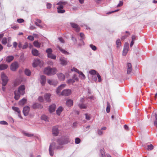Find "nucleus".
Segmentation results:
<instances>
[{"label":"nucleus","instance_id":"9d476101","mask_svg":"<svg viewBox=\"0 0 157 157\" xmlns=\"http://www.w3.org/2000/svg\"><path fill=\"white\" fill-rule=\"evenodd\" d=\"M30 109L29 107L28 106H26L24 107L23 112L25 116H26L28 114Z\"/></svg>","mask_w":157,"mask_h":157},{"label":"nucleus","instance_id":"423d86ee","mask_svg":"<svg viewBox=\"0 0 157 157\" xmlns=\"http://www.w3.org/2000/svg\"><path fill=\"white\" fill-rule=\"evenodd\" d=\"M18 67V64L17 62L13 63L10 66L11 70L13 71H15Z\"/></svg>","mask_w":157,"mask_h":157},{"label":"nucleus","instance_id":"a211bd4d","mask_svg":"<svg viewBox=\"0 0 157 157\" xmlns=\"http://www.w3.org/2000/svg\"><path fill=\"white\" fill-rule=\"evenodd\" d=\"M56 105L55 104H53L51 105L49 108V110L50 112L52 113L55 111L56 109Z\"/></svg>","mask_w":157,"mask_h":157},{"label":"nucleus","instance_id":"4468645a","mask_svg":"<svg viewBox=\"0 0 157 157\" xmlns=\"http://www.w3.org/2000/svg\"><path fill=\"white\" fill-rule=\"evenodd\" d=\"M58 78L60 81H63L65 79V75L62 73H60L57 74Z\"/></svg>","mask_w":157,"mask_h":157},{"label":"nucleus","instance_id":"6ab92c4d","mask_svg":"<svg viewBox=\"0 0 157 157\" xmlns=\"http://www.w3.org/2000/svg\"><path fill=\"white\" fill-rule=\"evenodd\" d=\"M73 102L72 100L68 99L66 101L67 105L68 107H70L73 105Z\"/></svg>","mask_w":157,"mask_h":157},{"label":"nucleus","instance_id":"f257e3e1","mask_svg":"<svg viewBox=\"0 0 157 157\" xmlns=\"http://www.w3.org/2000/svg\"><path fill=\"white\" fill-rule=\"evenodd\" d=\"M69 138L67 137H63L57 139L56 144L54 142H52L50 145L49 153L51 156L54 154V149H60L63 147V145L67 144L69 142Z\"/></svg>","mask_w":157,"mask_h":157},{"label":"nucleus","instance_id":"13d9d810","mask_svg":"<svg viewBox=\"0 0 157 157\" xmlns=\"http://www.w3.org/2000/svg\"><path fill=\"white\" fill-rule=\"evenodd\" d=\"M123 5V2L122 1H120L119 3L117 5V7H118L121 6Z\"/></svg>","mask_w":157,"mask_h":157},{"label":"nucleus","instance_id":"5701e85b","mask_svg":"<svg viewBox=\"0 0 157 157\" xmlns=\"http://www.w3.org/2000/svg\"><path fill=\"white\" fill-rule=\"evenodd\" d=\"M14 93L15 95L14 98L16 100H18L19 99L21 94L19 93H18V92L17 91H14Z\"/></svg>","mask_w":157,"mask_h":157},{"label":"nucleus","instance_id":"79ce46f5","mask_svg":"<svg viewBox=\"0 0 157 157\" xmlns=\"http://www.w3.org/2000/svg\"><path fill=\"white\" fill-rule=\"evenodd\" d=\"M116 44L117 46V47L120 46L121 45V43L120 40L119 39L117 40L116 41Z\"/></svg>","mask_w":157,"mask_h":157},{"label":"nucleus","instance_id":"f8f14e48","mask_svg":"<svg viewBox=\"0 0 157 157\" xmlns=\"http://www.w3.org/2000/svg\"><path fill=\"white\" fill-rule=\"evenodd\" d=\"M127 73L130 74L132 70V66L131 63H128L127 64Z\"/></svg>","mask_w":157,"mask_h":157},{"label":"nucleus","instance_id":"de8ad7c7","mask_svg":"<svg viewBox=\"0 0 157 157\" xmlns=\"http://www.w3.org/2000/svg\"><path fill=\"white\" fill-rule=\"evenodd\" d=\"M90 47L94 51H95L97 49L96 47L92 44L90 45Z\"/></svg>","mask_w":157,"mask_h":157},{"label":"nucleus","instance_id":"f3484780","mask_svg":"<svg viewBox=\"0 0 157 157\" xmlns=\"http://www.w3.org/2000/svg\"><path fill=\"white\" fill-rule=\"evenodd\" d=\"M47 82L50 85H52L56 86L57 83V81L51 80L50 79H48Z\"/></svg>","mask_w":157,"mask_h":157},{"label":"nucleus","instance_id":"393cba45","mask_svg":"<svg viewBox=\"0 0 157 157\" xmlns=\"http://www.w3.org/2000/svg\"><path fill=\"white\" fill-rule=\"evenodd\" d=\"M32 54L34 56H37L39 55V51L36 49H33L32 51Z\"/></svg>","mask_w":157,"mask_h":157},{"label":"nucleus","instance_id":"7c9ffc66","mask_svg":"<svg viewBox=\"0 0 157 157\" xmlns=\"http://www.w3.org/2000/svg\"><path fill=\"white\" fill-rule=\"evenodd\" d=\"M78 106L81 109H86L87 107L86 105L83 104H79Z\"/></svg>","mask_w":157,"mask_h":157},{"label":"nucleus","instance_id":"412c9836","mask_svg":"<svg viewBox=\"0 0 157 157\" xmlns=\"http://www.w3.org/2000/svg\"><path fill=\"white\" fill-rule=\"evenodd\" d=\"M63 110V108L62 107H59L56 110V114L58 116H59L60 115L61 113L62 112Z\"/></svg>","mask_w":157,"mask_h":157},{"label":"nucleus","instance_id":"5fc2aeb1","mask_svg":"<svg viewBox=\"0 0 157 157\" xmlns=\"http://www.w3.org/2000/svg\"><path fill=\"white\" fill-rule=\"evenodd\" d=\"M0 124H1L7 125L8 124V123L5 121H0Z\"/></svg>","mask_w":157,"mask_h":157},{"label":"nucleus","instance_id":"c756f323","mask_svg":"<svg viewBox=\"0 0 157 157\" xmlns=\"http://www.w3.org/2000/svg\"><path fill=\"white\" fill-rule=\"evenodd\" d=\"M25 75L28 76L30 75L31 74V71L29 69H26L25 71Z\"/></svg>","mask_w":157,"mask_h":157},{"label":"nucleus","instance_id":"a18cd8bd","mask_svg":"<svg viewBox=\"0 0 157 157\" xmlns=\"http://www.w3.org/2000/svg\"><path fill=\"white\" fill-rule=\"evenodd\" d=\"M24 133L25 136L28 137H31L33 136V134L31 133H28L26 132H25Z\"/></svg>","mask_w":157,"mask_h":157},{"label":"nucleus","instance_id":"09e8293b","mask_svg":"<svg viewBox=\"0 0 157 157\" xmlns=\"http://www.w3.org/2000/svg\"><path fill=\"white\" fill-rule=\"evenodd\" d=\"M80 139L78 138H76L75 139V143L76 144H78L80 142Z\"/></svg>","mask_w":157,"mask_h":157},{"label":"nucleus","instance_id":"864d4df0","mask_svg":"<svg viewBox=\"0 0 157 157\" xmlns=\"http://www.w3.org/2000/svg\"><path fill=\"white\" fill-rule=\"evenodd\" d=\"M71 71H75V72H77L79 74V72H80V71H79L76 68H75V67H73L71 69Z\"/></svg>","mask_w":157,"mask_h":157},{"label":"nucleus","instance_id":"338daca9","mask_svg":"<svg viewBox=\"0 0 157 157\" xmlns=\"http://www.w3.org/2000/svg\"><path fill=\"white\" fill-rule=\"evenodd\" d=\"M36 28V27L34 26L31 25L30 27V29L31 30H33L34 29H35Z\"/></svg>","mask_w":157,"mask_h":157},{"label":"nucleus","instance_id":"0e129e2a","mask_svg":"<svg viewBox=\"0 0 157 157\" xmlns=\"http://www.w3.org/2000/svg\"><path fill=\"white\" fill-rule=\"evenodd\" d=\"M38 100L40 102H43V97L40 96L39 97Z\"/></svg>","mask_w":157,"mask_h":157},{"label":"nucleus","instance_id":"e2e57ef3","mask_svg":"<svg viewBox=\"0 0 157 157\" xmlns=\"http://www.w3.org/2000/svg\"><path fill=\"white\" fill-rule=\"evenodd\" d=\"M48 9H50L52 7V4L50 3H48L47 5Z\"/></svg>","mask_w":157,"mask_h":157},{"label":"nucleus","instance_id":"39448f33","mask_svg":"<svg viewBox=\"0 0 157 157\" xmlns=\"http://www.w3.org/2000/svg\"><path fill=\"white\" fill-rule=\"evenodd\" d=\"M25 87L24 85H21L18 88L17 92L21 95H23L25 93Z\"/></svg>","mask_w":157,"mask_h":157},{"label":"nucleus","instance_id":"f03ea898","mask_svg":"<svg viewBox=\"0 0 157 157\" xmlns=\"http://www.w3.org/2000/svg\"><path fill=\"white\" fill-rule=\"evenodd\" d=\"M66 86L65 84H62L59 86L57 89L56 92V94L60 96L62 95L65 96H67L70 95L71 93V91L70 89H65L62 91L61 94L60 92L61 90L64 88Z\"/></svg>","mask_w":157,"mask_h":157},{"label":"nucleus","instance_id":"e433bc0d","mask_svg":"<svg viewBox=\"0 0 157 157\" xmlns=\"http://www.w3.org/2000/svg\"><path fill=\"white\" fill-rule=\"evenodd\" d=\"M75 82V81L74 79H68L67 81V83L69 84H73Z\"/></svg>","mask_w":157,"mask_h":157},{"label":"nucleus","instance_id":"6e6552de","mask_svg":"<svg viewBox=\"0 0 157 157\" xmlns=\"http://www.w3.org/2000/svg\"><path fill=\"white\" fill-rule=\"evenodd\" d=\"M70 24L71 27L74 28L76 32H78L80 31V28L77 24L74 23H71Z\"/></svg>","mask_w":157,"mask_h":157},{"label":"nucleus","instance_id":"052dcab7","mask_svg":"<svg viewBox=\"0 0 157 157\" xmlns=\"http://www.w3.org/2000/svg\"><path fill=\"white\" fill-rule=\"evenodd\" d=\"M59 40V41L61 42L62 43H64V40L62 38V37H59L58 38Z\"/></svg>","mask_w":157,"mask_h":157},{"label":"nucleus","instance_id":"b1692460","mask_svg":"<svg viewBox=\"0 0 157 157\" xmlns=\"http://www.w3.org/2000/svg\"><path fill=\"white\" fill-rule=\"evenodd\" d=\"M125 33L127 34L125 35L124 36H122V37L121 38V40L122 41L124 40L125 39H126V38H127V37H128V36L129 35H130V33L129 32H128V31H126L125 32Z\"/></svg>","mask_w":157,"mask_h":157},{"label":"nucleus","instance_id":"49530a36","mask_svg":"<svg viewBox=\"0 0 157 157\" xmlns=\"http://www.w3.org/2000/svg\"><path fill=\"white\" fill-rule=\"evenodd\" d=\"M28 47V44L27 42L25 43L22 46V49H25L27 48Z\"/></svg>","mask_w":157,"mask_h":157},{"label":"nucleus","instance_id":"cd10ccee","mask_svg":"<svg viewBox=\"0 0 157 157\" xmlns=\"http://www.w3.org/2000/svg\"><path fill=\"white\" fill-rule=\"evenodd\" d=\"M110 110V105L108 102H107V106L106 108V111L107 113H109Z\"/></svg>","mask_w":157,"mask_h":157},{"label":"nucleus","instance_id":"8fccbe9b","mask_svg":"<svg viewBox=\"0 0 157 157\" xmlns=\"http://www.w3.org/2000/svg\"><path fill=\"white\" fill-rule=\"evenodd\" d=\"M85 115L86 117V120H89L90 119V115H89L87 113H86L85 114Z\"/></svg>","mask_w":157,"mask_h":157},{"label":"nucleus","instance_id":"0eeeda50","mask_svg":"<svg viewBox=\"0 0 157 157\" xmlns=\"http://www.w3.org/2000/svg\"><path fill=\"white\" fill-rule=\"evenodd\" d=\"M42 62H41L39 59H36L34 60V62L33 63V67H36L38 65L40 66L42 65Z\"/></svg>","mask_w":157,"mask_h":157},{"label":"nucleus","instance_id":"69168bd1","mask_svg":"<svg viewBox=\"0 0 157 157\" xmlns=\"http://www.w3.org/2000/svg\"><path fill=\"white\" fill-rule=\"evenodd\" d=\"M17 45V43L16 42H14L13 43V45L14 47L16 48Z\"/></svg>","mask_w":157,"mask_h":157},{"label":"nucleus","instance_id":"3c124183","mask_svg":"<svg viewBox=\"0 0 157 157\" xmlns=\"http://www.w3.org/2000/svg\"><path fill=\"white\" fill-rule=\"evenodd\" d=\"M100 151L101 155L102 157H106L104 152L103 150H101Z\"/></svg>","mask_w":157,"mask_h":157},{"label":"nucleus","instance_id":"a19ab883","mask_svg":"<svg viewBox=\"0 0 157 157\" xmlns=\"http://www.w3.org/2000/svg\"><path fill=\"white\" fill-rule=\"evenodd\" d=\"M7 39L6 37H4L3 38L2 41V44L5 45L7 44Z\"/></svg>","mask_w":157,"mask_h":157},{"label":"nucleus","instance_id":"c9c22d12","mask_svg":"<svg viewBox=\"0 0 157 157\" xmlns=\"http://www.w3.org/2000/svg\"><path fill=\"white\" fill-rule=\"evenodd\" d=\"M48 58H51L52 59H55L56 58V56L55 55L53 54L52 53L49 55L48 56Z\"/></svg>","mask_w":157,"mask_h":157},{"label":"nucleus","instance_id":"dca6fc26","mask_svg":"<svg viewBox=\"0 0 157 157\" xmlns=\"http://www.w3.org/2000/svg\"><path fill=\"white\" fill-rule=\"evenodd\" d=\"M51 94L50 93H46L44 96V98L45 100L48 102H50L51 101L50 98Z\"/></svg>","mask_w":157,"mask_h":157},{"label":"nucleus","instance_id":"c85d7f7f","mask_svg":"<svg viewBox=\"0 0 157 157\" xmlns=\"http://www.w3.org/2000/svg\"><path fill=\"white\" fill-rule=\"evenodd\" d=\"M27 100L26 99L23 98L19 102V104L21 105H24L26 102Z\"/></svg>","mask_w":157,"mask_h":157},{"label":"nucleus","instance_id":"6e6d98bb","mask_svg":"<svg viewBox=\"0 0 157 157\" xmlns=\"http://www.w3.org/2000/svg\"><path fill=\"white\" fill-rule=\"evenodd\" d=\"M28 39L31 40H34V37L31 36H29L28 37Z\"/></svg>","mask_w":157,"mask_h":157},{"label":"nucleus","instance_id":"9b49d317","mask_svg":"<svg viewBox=\"0 0 157 157\" xmlns=\"http://www.w3.org/2000/svg\"><path fill=\"white\" fill-rule=\"evenodd\" d=\"M58 128V126L54 127L52 129V133L54 136H57L59 133Z\"/></svg>","mask_w":157,"mask_h":157},{"label":"nucleus","instance_id":"a878e982","mask_svg":"<svg viewBox=\"0 0 157 157\" xmlns=\"http://www.w3.org/2000/svg\"><path fill=\"white\" fill-rule=\"evenodd\" d=\"M33 44L36 47L39 48L40 47L41 43L37 41H35L33 42Z\"/></svg>","mask_w":157,"mask_h":157},{"label":"nucleus","instance_id":"bb28decb","mask_svg":"<svg viewBox=\"0 0 157 157\" xmlns=\"http://www.w3.org/2000/svg\"><path fill=\"white\" fill-rule=\"evenodd\" d=\"M57 47L58 48L59 50L61 51V52H62V53L66 54H68L69 53L67 52V51H66V50L63 49L62 48H61L60 47H59V46H58Z\"/></svg>","mask_w":157,"mask_h":157},{"label":"nucleus","instance_id":"2f4dec72","mask_svg":"<svg viewBox=\"0 0 157 157\" xmlns=\"http://www.w3.org/2000/svg\"><path fill=\"white\" fill-rule=\"evenodd\" d=\"M79 77L82 79H84L86 77L82 72L80 71V72H79Z\"/></svg>","mask_w":157,"mask_h":157},{"label":"nucleus","instance_id":"bf43d9fd","mask_svg":"<svg viewBox=\"0 0 157 157\" xmlns=\"http://www.w3.org/2000/svg\"><path fill=\"white\" fill-rule=\"evenodd\" d=\"M17 21L19 23H22L24 21V20L22 19H19L17 20Z\"/></svg>","mask_w":157,"mask_h":157},{"label":"nucleus","instance_id":"37998d69","mask_svg":"<svg viewBox=\"0 0 157 157\" xmlns=\"http://www.w3.org/2000/svg\"><path fill=\"white\" fill-rule=\"evenodd\" d=\"M147 149L148 150H151L153 149L154 148L153 145L151 144L150 145H147Z\"/></svg>","mask_w":157,"mask_h":157},{"label":"nucleus","instance_id":"c03bdc74","mask_svg":"<svg viewBox=\"0 0 157 157\" xmlns=\"http://www.w3.org/2000/svg\"><path fill=\"white\" fill-rule=\"evenodd\" d=\"M89 73L91 75H95L96 74V71L94 70H91L89 71Z\"/></svg>","mask_w":157,"mask_h":157},{"label":"nucleus","instance_id":"7ed1b4c3","mask_svg":"<svg viewBox=\"0 0 157 157\" xmlns=\"http://www.w3.org/2000/svg\"><path fill=\"white\" fill-rule=\"evenodd\" d=\"M57 72V70L56 68H51L49 67H48L45 68L44 71V74L48 75H51L55 74Z\"/></svg>","mask_w":157,"mask_h":157},{"label":"nucleus","instance_id":"2eb2a0df","mask_svg":"<svg viewBox=\"0 0 157 157\" xmlns=\"http://www.w3.org/2000/svg\"><path fill=\"white\" fill-rule=\"evenodd\" d=\"M59 60L60 61V63L63 65H66L67 64V62L65 58L63 57H61Z\"/></svg>","mask_w":157,"mask_h":157},{"label":"nucleus","instance_id":"4d7b16f0","mask_svg":"<svg viewBox=\"0 0 157 157\" xmlns=\"http://www.w3.org/2000/svg\"><path fill=\"white\" fill-rule=\"evenodd\" d=\"M129 47V44L128 43H125L124 46V48L128 49Z\"/></svg>","mask_w":157,"mask_h":157},{"label":"nucleus","instance_id":"aec40b11","mask_svg":"<svg viewBox=\"0 0 157 157\" xmlns=\"http://www.w3.org/2000/svg\"><path fill=\"white\" fill-rule=\"evenodd\" d=\"M8 67V65L6 64H0V70H3L6 69Z\"/></svg>","mask_w":157,"mask_h":157},{"label":"nucleus","instance_id":"774afa93","mask_svg":"<svg viewBox=\"0 0 157 157\" xmlns=\"http://www.w3.org/2000/svg\"><path fill=\"white\" fill-rule=\"evenodd\" d=\"M136 38V36L135 35H132V41H134Z\"/></svg>","mask_w":157,"mask_h":157},{"label":"nucleus","instance_id":"603ef678","mask_svg":"<svg viewBox=\"0 0 157 157\" xmlns=\"http://www.w3.org/2000/svg\"><path fill=\"white\" fill-rule=\"evenodd\" d=\"M96 74L98 79V81L101 82V79L100 75L98 73H97Z\"/></svg>","mask_w":157,"mask_h":157},{"label":"nucleus","instance_id":"4c0bfd02","mask_svg":"<svg viewBox=\"0 0 157 157\" xmlns=\"http://www.w3.org/2000/svg\"><path fill=\"white\" fill-rule=\"evenodd\" d=\"M41 119L45 121H48V117L45 115H43L41 117Z\"/></svg>","mask_w":157,"mask_h":157},{"label":"nucleus","instance_id":"473e14b6","mask_svg":"<svg viewBox=\"0 0 157 157\" xmlns=\"http://www.w3.org/2000/svg\"><path fill=\"white\" fill-rule=\"evenodd\" d=\"M80 36L81 37L80 40L81 41H82L83 44H84V42L83 41V40L84 39L85 35L83 33H80Z\"/></svg>","mask_w":157,"mask_h":157},{"label":"nucleus","instance_id":"ddd939ff","mask_svg":"<svg viewBox=\"0 0 157 157\" xmlns=\"http://www.w3.org/2000/svg\"><path fill=\"white\" fill-rule=\"evenodd\" d=\"M40 82L41 84L43 86L45 84L46 81V78L45 76L44 75H41L40 76Z\"/></svg>","mask_w":157,"mask_h":157},{"label":"nucleus","instance_id":"f704fd0d","mask_svg":"<svg viewBox=\"0 0 157 157\" xmlns=\"http://www.w3.org/2000/svg\"><path fill=\"white\" fill-rule=\"evenodd\" d=\"M46 52L47 53V56L52 53V50L51 48H48L46 50Z\"/></svg>","mask_w":157,"mask_h":157},{"label":"nucleus","instance_id":"680f3d73","mask_svg":"<svg viewBox=\"0 0 157 157\" xmlns=\"http://www.w3.org/2000/svg\"><path fill=\"white\" fill-rule=\"evenodd\" d=\"M98 134L99 135H101L103 133V132L101 131V130L99 129L98 131Z\"/></svg>","mask_w":157,"mask_h":157},{"label":"nucleus","instance_id":"1a4fd4ad","mask_svg":"<svg viewBox=\"0 0 157 157\" xmlns=\"http://www.w3.org/2000/svg\"><path fill=\"white\" fill-rule=\"evenodd\" d=\"M63 6L62 5H60L57 7V12L58 13H63L65 12V10H63Z\"/></svg>","mask_w":157,"mask_h":157},{"label":"nucleus","instance_id":"58836bf2","mask_svg":"<svg viewBox=\"0 0 157 157\" xmlns=\"http://www.w3.org/2000/svg\"><path fill=\"white\" fill-rule=\"evenodd\" d=\"M128 51V49L124 48L123 51V55L125 56Z\"/></svg>","mask_w":157,"mask_h":157},{"label":"nucleus","instance_id":"ea45409f","mask_svg":"<svg viewBox=\"0 0 157 157\" xmlns=\"http://www.w3.org/2000/svg\"><path fill=\"white\" fill-rule=\"evenodd\" d=\"M155 119L154 121V124L157 128V114L155 113Z\"/></svg>","mask_w":157,"mask_h":157},{"label":"nucleus","instance_id":"4be33fe9","mask_svg":"<svg viewBox=\"0 0 157 157\" xmlns=\"http://www.w3.org/2000/svg\"><path fill=\"white\" fill-rule=\"evenodd\" d=\"M14 58V57L12 56H8L6 58V61L8 63H10L12 61Z\"/></svg>","mask_w":157,"mask_h":157},{"label":"nucleus","instance_id":"20e7f679","mask_svg":"<svg viewBox=\"0 0 157 157\" xmlns=\"http://www.w3.org/2000/svg\"><path fill=\"white\" fill-rule=\"evenodd\" d=\"M1 77L2 81V86H5L8 82V77L4 73L2 72L1 74Z\"/></svg>","mask_w":157,"mask_h":157},{"label":"nucleus","instance_id":"72a5a7b5","mask_svg":"<svg viewBox=\"0 0 157 157\" xmlns=\"http://www.w3.org/2000/svg\"><path fill=\"white\" fill-rule=\"evenodd\" d=\"M12 109L15 111L17 112L19 114H20V111L19 109L17 107L13 106L12 107Z\"/></svg>","mask_w":157,"mask_h":157}]
</instances>
